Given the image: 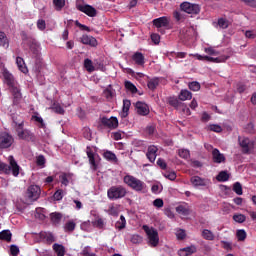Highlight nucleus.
<instances>
[{
    "instance_id": "nucleus-1",
    "label": "nucleus",
    "mask_w": 256,
    "mask_h": 256,
    "mask_svg": "<svg viewBox=\"0 0 256 256\" xmlns=\"http://www.w3.org/2000/svg\"><path fill=\"white\" fill-rule=\"evenodd\" d=\"M12 127L16 131L18 139L27 141L28 143H35L37 136L30 129L25 128V119L21 116L12 117Z\"/></svg>"
},
{
    "instance_id": "nucleus-2",
    "label": "nucleus",
    "mask_w": 256,
    "mask_h": 256,
    "mask_svg": "<svg viewBox=\"0 0 256 256\" xmlns=\"http://www.w3.org/2000/svg\"><path fill=\"white\" fill-rule=\"evenodd\" d=\"M9 164L0 161V175H13V177H19L21 166L17 164V161L13 156L8 157Z\"/></svg>"
},
{
    "instance_id": "nucleus-3",
    "label": "nucleus",
    "mask_w": 256,
    "mask_h": 256,
    "mask_svg": "<svg viewBox=\"0 0 256 256\" xmlns=\"http://www.w3.org/2000/svg\"><path fill=\"white\" fill-rule=\"evenodd\" d=\"M125 185L136 193H145L147 191V184L133 175H126L123 178Z\"/></svg>"
},
{
    "instance_id": "nucleus-4",
    "label": "nucleus",
    "mask_w": 256,
    "mask_h": 256,
    "mask_svg": "<svg viewBox=\"0 0 256 256\" xmlns=\"http://www.w3.org/2000/svg\"><path fill=\"white\" fill-rule=\"evenodd\" d=\"M127 196V188L122 185L112 186L107 190V197L110 201H117Z\"/></svg>"
},
{
    "instance_id": "nucleus-5",
    "label": "nucleus",
    "mask_w": 256,
    "mask_h": 256,
    "mask_svg": "<svg viewBox=\"0 0 256 256\" xmlns=\"http://www.w3.org/2000/svg\"><path fill=\"white\" fill-rule=\"evenodd\" d=\"M142 229L143 231H145L148 237L150 247H157V245H159V232H157V230H155L154 228H150L147 225H143Z\"/></svg>"
},
{
    "instance_id": "nucleus-6",
    "label": "nucleus",
    "mask_w": 256,
    "mask_h": 256,
    "mask_svg": "<svg viewBox=\"0 0 256 256\" xmlns=\"http://www.w3.org/2000/svg\"><path fill=\"white\" fill-rule=\"evenodd\" d=\"M86 155L88 157L91 169H93V171H97V169H99V162L101 161V157L99 156V154L95 153L91 146H87Z\"/></svg>"
},
{
    "instance_id": "nucleus-7",
    "label": "nucleus",
    "mask_w": 256,
    "mask_h": 256,
    "mask_svg": "<svg viewBox=\"0 0 256 256\" xmlns=\"http://www.w3.org/2000/svg\"><path fill=\"white\" fill-rule=\"evenodd\" d=\"M180 8L184 13H188L189 15H199L201 13V6L198 4L184 2L180 5Z\"/></svg>"
},
{
    "instance_id": "nucleus-8",
    "label": "nucleus",
    "mask_w": 256,
    "mask_h": 256,
    "mask_svg": "<svg viewBox=\"0 0 256 256\" xmlns=\"http://www.w3.org/2000/svg\"><path fill=\"white\" fill-rule=\"evenodd\" d=\"M13 143H15L13 135L7 132H2L0 134V149H9Z\"/></svg>"
},
{
    "instance_id": "nucleus-9",
    "label": "nucleus",
    "mask_w": 256,
    "mask_h": 256,
    "mask_svg": "<svg viewBox=\"0 0 256 256\" xmlns=\"http://www.w3.org/2000/svg\"><path fill=\"white\" fill-rule=\"evenodd\" d=\"M238 142L242 149V153H244V155L251 153V149H253V145H254L251 139H249L248 137L239 136Z\"/></svg>"
},
{
    "instance_id": "nucleus-10",
    "label": "nucleus",
    "mask_w": 256,
    "mask_h": 256,
    "mask_svg": "<svg viewBox=\"0 0 256 256\" xmlns=\"http://www.w3.org/2000/svg\"><path fill=\"white\" fill-rule=\"evenodd\" d=\"M77 11H80L81 13H84L88 17H97V9L89 4H76Z\"/></svg>"
},
{
    "instance_id": "nucleus-11",
    "label": "nucleus",
    "mask_w": 256,
    "mask_h": 256,
    "mask_svg": "<svg viewBox=\"0 0 256 256\" xmlns=\"http://www.w3.org/2000/svg\"><path fill=\"white\" fill-rule=\"evenodd\" d=\"M26 195L30 201H37L41 197V187L38 185L29 186Z\"/></svg>"
},
{
    "instance_id": "nucleus-12",
    "label": "nucleus",
    "mask_w": 256,
    "mask_h": 256,
    "mask_svg": "<svg viewBox=\"0 0 256 256\" xmlns=\"http://www.w3.org/2000/svg\"><path fill=\"white\" fill-rule=\"evenodd\" d=\"M9 89L12 95L13 105H19V103H21V99H23V94H21V88H19V85H16L12 86V88Z\"/></svg>"
},
{
    "instance_id": "nucleus-13",
    "label": "nucleus",
    "mask_w": 256,
    "mask_h": 256,
    "mask_svg": "<svg viewBox=\"0 0 256 256\" xmlns=\"http://www.w3.org/2000/svg\"><path fill=\"white\" fill-rule=\"evenodd\" d=\"M101 123L104 127H107L108 129H117L119 127V120L117 117H102Z\"/></svg>"
},
{
    "instance_id": "nucleus-14",
    "label": "nucleus",
    "mask_w": 256,
    "mask_h": 256,
    "mask_svg": "<svg viewBox=\"0 0 256 256\" xmlns=\"http://www.w3.org/2000/svg\"><path fill=\"white\" fill-rule=\"evenodd\" d=\"M154 27H156L157 29H161V28H165V29H169V25L171 23V20L169 19V17L167 16H162L159 18H156L152 21Z\"/></svg>"
},
{
    "instance_id": "nucleus-15",
    "label": "nucleus",
    "mask_w": 256,
    "mask_h": 256,
    "mask_svg": "<svg viewBox=\"0 0 256 256\" xmlns=\"http://www.w3.org/2000/svg\"><path fill=\"white\" fill-rule=\"evenodd\" d=\"M79 41L83 45H89V47H97V45H99L95 37L87 34L82 35V37L79 38Z\"/></svg>"
},
{
    "instance_id": "nucleus-16",
    "label": "nucleus",
    "mask_w": 256,
    "mask_h": 256,
    "mask_svg": "<svg viewBox=\"0 0 256 256\" xmlns=\"http://www.w3.org/2000/svg\"><path fill=\"white\" fill-rule=\"evenodd\" d=\"M39 237L46 245H52L56 241L55 235L52 232H40Z\"/></svg>"
},
{
    "instance_id": "nucleus-17",
    "label": "nucleus",
    "mask_w": 256,
    "mask_h": 256,
    "mask_svg": "<svg viewBox=\"0 0 256 256\" xmlns=\"http://www.w3.org/2000/svg\"><path fill=\"white\" fill-rule=\"evenodd\" d=\"M190 182L194 187H207L209 180L199 176H193L191 177Z\"/></svg>"
},
{
    "instance_id": "nucleus-18",
    "label": "nucleus",
    "mask_w": 256,
    "mask_h": 256,
    "mask_svg": "<svg viewBox=\"0 0 256 256\" xmlns=\"http://www.w3.org/2000/svg\"><path fill=\"white\" fill-rule=\"evenodd\" d=\"M3 77H4L6 85H8L9 89L17 86V82H15V77H13V74H11L8 70H4Z\"/></svg>"
},
{
    "instance_id": "nucleus-19",
    "label": "nucleus",
    "mask_w": 256,
    "mask_h": 256,
    "mask_svg": "<svg viewBox=\"0 0 256 256\" xmlns=\"http://www.w3.org/2000/svg\"><path fill=\"white\" fill-rule=\"evenodd\" d=\"M135 107L137 109L138 115H141L142 117L147 116L149 113V106L146 103L138 101L136 102Z\"/></svg>"
},
{
    "instance_id": "nucleus-20",
    "label": "nucleus",
    "mask_w": 256,
    "mask_h": 256,
    "mask_svg": "<svg viewBox=\"0 0 256 256\" xmlns=\"http://www.w3.org/2000/svg\"><path fill=\"white\" fill-rule=\"evenodd\" d=\"M157 151L158 149L154 145L148 147L146 157L150 163H154L155 159H157Z\"/></svg>"
},
{
    "instance_id": "nucleus-21",
    "label": "nucleus",
    "mask_w": 256,
    "mask_h": 256,
    "mask_svg": "<svg viewBox=\"0 0 256 256\" xmlns=\"http://www.w3.org/2000/svg\"><path fill=\"white\" fill-rule=\"evenodd\" d=\"M212 159L214 163H225V155H223L219 149L215 148L212 151Z\"/></svg>"
},
{
    "instance_id": "nucleus-22",
    "label": "nucleus",
    "mask_w": 256,
    "mask_h": 256,
    "mask_svg": "<svg viewBox=\"0 0 256 256\" xmlns=\"http://www.w3.org/2000/svg\"><path fill=\"white\" fill-rule=\"evenodd\" d=\"M129 109H131V100H123V108L122 112L120 113L122 119H125L129 116Z\"/></svg>"
},
{
    "instance_id": "nucleus-23",
    "label": "nucleus",
    "mask_w": 256,
    "mask_h": 256,
    "mask_svg": "<svg viewBox=\"0 0 256 256\" xmlns=\"http://www.w3.org/2000/svg\"><path fill=\"white\" fill-rule=\"evenodd\" d=\"M61 219H63V214L59 212H53L50 214V221L55 227L61 224Z\"/></svg>"
},
{
    "instance_id": "nucleus-24",
    "label": "nucleus",
    "mask_w": 256,
    "mask_h": 256,
    "mask_svg": "<svg viewBox=\"0 0 256 256\" xmlns=\"http://www.w3.org/2000/svg\"><path fill=\"white\" fill-rule=\"evenodd\" d=\"M132 61L136 63V65H145V56L141 52H135L132 56Z\"/></svg>"
},
{
    "instance_id": "nucleus-25",
    "label": "nucleus",
    "mask_w": 256,
    "mask_h": 256,
    "mask_svg": "<svg viewBox=\"0 0 256 256\" xmlns=\"http://www.w3.org/2000/svg\"><path fill=\"white\" fill-rule=\"evenodd\" d=\"M193 33H195L193 28L182 29L180 31V35L182 38H184L185 41H191V37H193Z\"/></svg>"
},
{
    "instance_id": "nucleus-26",
    "label": "nucleus",
    "mask_w": 256,
    "mask_h": 256,
    "mask_svg": "<svg viewBox=\"0 0 256 256\" xmlns=\"http://www.w3.org/2000/svg\"><path fill=\"white\" fill-rule=\"evenodd\" d=\"M16 65L19 69V71H21V73H28L29 70L27 69V65H25V60H23L22 57H17L16 58Z\"/></svg>"
},
{
    "instance_id": "nucleus-27",
    "label": "nucleus",
    "mask_w": 256,
    "mask_h": 256,
    "mask_svg": "<svg viewBox=\"0 0 256 256\" xmlns=\"http://www.w3.org/2000/svg\"><path fill=\"white\" fill-rule=\"evenodd\" d=\"M160 81L161 80L158 77L151 78L147 82L148 89H150L151 91H155L157 87H159Z\"/></svg>"
},
{
    "instance_id": "nucleus-28",
    "label": "nucleus",
    "mask_w": 256,
    "mask_h": 256,
    "mask_svg": "<svg viewBox=\"0 0 256 256\" xmlns=\"http://www.w3.org/2000/svg\"><path fill=\"white\" fill-rule=\"evenodd\" d=\"M0 47L9 49V38H7V34H5L3 31H0Z\"/></svg>"
},
{
    "instance_id": "nucleus-29",
    "label": "nucleus",
    "mask_w": 256,
    "mask_h": 256,
    "mask_svg": "<svg viewBox=\"0 0 256 256\" xmlns=\"http://www.w3.org/2000/svg\"><path fill=\"white\" fill-rule=\"evenodd\" d=\"M11 237H13V234H11L10 230H3L0 232L1 241H6L7 243H11Z\"/></svg>"
},
{
    "instance_id": "nucleus-30",
    "label": "nucleus",
    "mask_w": 256,
    "mask_h": 256,
    "mask_svg": "<svg viewBox=\"0 0 256 256\" xmlns=\"http://www.w3.org/2000/svg\"><path fill=\"white\" fill-rule=\"evenodd\" d=\"M52 247L57 256H65V246L55 243Z\"/></svg>"
},
{
    "instance_id": "nucleus-31",
    "label": "nucleus",
    "mask_w": 256,
    "mask_h": 256,
    "mask_svg": "<svg viewBox=\"0 0 256 256\" xmlns=\"http://www.w3.org/2000/svg\"><path fill=\"white\" fill-rule=\"evenodd\" d=\"M76 227H77V224L73 220H70L65 223L64 231H65V233H73V231H75Z\"/></svg>"
},
{
    "instance_id": "nucleus-32",
    "label": "nucleus",
    "mask_w": 256,
    "mask_h": 256,
    "mask_svg": "<svg viewBox=\"0 0 256 256\" xmlns=\"http://www.w3.org/2000/svg\"><path fill=\"white\" fill-rule=\"evenodd\" d=\"M229 57H218L214 58L211 56H205V61H208V63H225Z\"/></svg>"
},
{
    "instance_id": "nucleus-33",
    "label": "nucleus",
    "mask_w": 256,
    "mask_h": 256,
    "mask_svg": "<svg viewBox=\"0 0 256 256\" xmlns=\"http://www.w3.org/2000/svg\"><path fill=\"white\" fill-rule=\"evenodd\" d=\"M193 98V94L189 92V90H181L179 94L180 101H188L189 99Z\"/></svg>"
},
{
    "instance_id": "nucleus-34",
    "label": "nucleus",
    "mask_w": 256,
    "mask_h": 256,
    "mask_svg": "<svg viewBox=\"0 0 256 256\" xmlns=\"http://www.w3.org/2000/svg\"><path fill=\"white\" fill-rule=\"evenodd\" d=\"M202 237L206 241H215V234H213L209 229H204L202 231Z\"/></svg>"
},
{
    "instance_id": "nucleus-35",
    "label": "nucleus",
    "mask_w": 256,
    "mask_h": 256,
    "mask_svg": "<svg viewBox=\"0 0 256 256\" xmlns=\"http://www.w3.org/2000/svg\"><path fill=\"white\" fill-rule=\"evenodd\" d=\"M106 213L112 217H117L119 215V207L115 206V204H110L109 208L106 210Z\"/></svg>"
},
{
    "instance_id": "nucleus-36",
    "label": "nucleus",
    "mask_w": 256,
    "mask_h": 256,
    "mask_svg": "<svg viewBox=\"0 0 256 256\" xmlns=\"http://www.w3.org/2000/svg\"><path fill=\"white\" fill-rule=\"evenodd\" d=\"M104 159H106V161H111L113 163H117V155H115V153L111 152V151H106L103 154Z\"/></svg>"
},
{
    "instance_id": "nucleus-37",
    "label": "nucleus",
    "mask_w": 256,
    "mask_h": 256,
    "mask_svg": "<svg viewBox=\"0 0 256 256\" xmlns=\"http://www.w3.org/2000/svg\"><path fill=\"white\" fill-rule=\"evenodd\" d=\"M124 87L125 89H127V91H130V93H132V95H135V93H137V86H135V84H133L131 81H125L124 82Z\"/></svg>"
},
{
    "instance_id": "nucleus-38",
    "label": "nucleus",
    "mask_w": 256,
    "mask_h": 256,
    "mask_svg": "<svg viewBox=\"0 0 256 256\" xmlns=\"http://www.w3.org/2000/svg\"><path fill=\"white\" fill-rule=\"evenodd\" d=\"M216 179L219 183H225V181H229V173H227V171H221L216 176Z\"/></svg>"
},
{
    "instance_id": "nucleus-39",
    "label": "nucleus",
    "mask_w": 256,
    "mask_h": 256,
    "mask_svg": "<svg viewBox=\"0 0 256 256\" xmlns=\"http://www.w3.org/2000/svg\"><path fill=\"white\" fill-rule=\"evenodd\" d=\"M84 68L86 69V71H88V73H93V71H95V66H93V61L89 58H86L84 60Z\"/></svg>"
},
{
    "instance_id": "nucleus-40",
    "label": "nucleus",
    "mask_w": 256,
    "mask_h": 256,
    "mask_svg": "<svg viewBox=\"0 0 256 256\" xmlns=\"http://www.w3.org/2000/svg\"><path fill=\"white\" fill-rule=\"evenodd\" d=\"M127 225V220H125V216L121 215L120 220L116 222L115 227L116 229H119L121 231L122 229H125Z\"/></svg>"
},
{
    "instance_id": "nucleus-41",
    "label": "nucleus",
    "mask_w": 256,
    "mask_h": 256,
    "mask_svg": "<svg viewBox=\"0 0 256 256\" xmlns=\"http://www.w3.org/2000/svg\"><path fill=\"white\" fill-rule=\"evenodd\" d=\"M176 212L179 215H184V216H187L191 213L189 208H187V206H183V205H179L178 207H176Z\"/></svg>"
},
{
    "instance_id": "nucleus-42",
    "label": "nucleus",
    "mask_w": 256,
    "mask_h": 256,
    "mask_svg": "<svg viewBox=\"0 0 256 256\" xmlns=\"http://www.w3.org/2000/svg\"><path fill=\"white\" fill-rule=\"evenodd\" d=\"M53 5L55 11H63V7H65V0H53Z\"/></svg>"
},
{
    "instance_id": "nucleus-43",
    "label": "nucleus",
    "mask_w": 256,
    "mask_h": 256,
    "mask_svg": "<svg viewBox=\"0 0 256 256\" xmlns=\"http://www.w3.org/2000/svg\"><path fill=\"white\" fill-rule=\"evenodd\" d=\"M236 237L238 241H245L247 239V232L244 229L237 230Z\"/></svg>"
},
{
    "instance_id": "nucleus-44",
    "label": "nucleus",
    "mask_w": 256,
    "mask_h": 256,
    "mask_svg": "<svg viewBox=\"0 0 256 256\" xmlns=\"http://www.w3.org/2000/svg\"><path fill=\"white\" fill-rule=\"evenodd\" d=\"M71 177H72V174H67V173L62 174L60 176L62 185H65V187H67L69 185V179H71Z\"/></svg>"
},
{
    "instance_id": "nucleus-45",
    "label": "nucleus",
    "mask_w": 256,
    "mask_h": 256,
    "mask_svg": "<svg viewBox=\"0 0 256 256\" xmlns=\"http://www.w3.org/2000/svg\"><path fill=\"white\" fill-rule=\"evenodd\" d=\"M233 191L236 195H243V186L239 182H235L233 185Z\"/></svg>"
},
{
    "instance_id": "nucleus-46",
    "label": "nucleus",
    "mask_w": 256,
    "mask_h": 256,
    "mask_svg": "<svg viewBox=\"0 0 256 256\" xmlns=\"http://www.w3.org/2000/svg\"><path fill=\"white\" fill-rule=\"evenodd\" d=\"M190 91H199L201 89V84L197 81L190 82L188 84Z\"/></svg>"
},
{
    "instance_id": "nucleus-47",
    "label": "nucleus",
    "mask_w": 256,
    "mask_h": 256,
    "mask_svg": "<svg viewBox=\"0 0 256 256\" xmlns=\"http://www.w3.org/2000/svg\"><path fill=\"white\" fill-rule=\"evenodd\" d=\"M233 220L236 223H245V221H247V217L243 214H236L233 216Z\"/></svg>"
},
{
    "instance_id": "nucleus-48",
    "label": "nucleus",
    "mask_w": 256,
    "mask_h": 256,
    "mask_svg": "<svg viewBox=\"0 0 256 256\" xmlns=\"http://www.w3.org/2000/svg\"><path fill=\"white\" fill-rule=\"evenodd\" d=\"M168 103L171 107H174L175 109H177V107H179V105H181V102H179V99H177L175 97H170L168 99Z\"/></svg>"
},
{
    "instance_id": "nucleus-49",
    "label": "nucleus",
    "mask_w": 256,
    "mask_h": 256,
    "mask_svg": "<svg viewBox=\"0 0 256 256\" xmlns=\"http://www.w3.org/2000/svg\"><path fill=\"white\" fill-rule=\"evenodd\" d=\"M222 249L225 251H233V244L231 242H227L225 240L220 241Z\"/></svg>"
},
{
    "instance_id": "nucleus-50",
    "label": "nucleus",
    "mask_w": 256,
    "mask_h": 256,
    "mask_svg": "<svg viewBox=\"0 0 256 256\" xmlns=\"http://www.w3.org/2000/svg\"><path fill=\"white\" fill-rule=\"evenodd\" d=\"M183 249L186 252V256L193 255V253H197V247H195V245H191Z\"/></svg>"
},
{
    "instance_id": "nucleus-51",
    "label": "nucleus",
    "mask_w": 256,
    "mask_h": 256,
    "mask_svg": "<svg viewBox=\"0 0 256 256\" xmlns=\"http://www.w3.org/2000/svg\"><path fill=\"white\" fill-rule=\"evenodd\" d=\"M45 163H46L45 156H43V155L37 156V158H36V165L38 167H44Z\"/></svg>"
},
{
    "instance_id": "nucleus-52",
    "label": "nucleus",
    "mask_w": 256,
    "mask_h": 256,
    "mask_svg": "<svg viewBox=\"0 0 256 256\" xmlns=\"http://www.w3.org/2000/svg\"><path fill=\"white\" fill-rule=\"evenodd\" d=\"M93 226L97 229H103V227H105V222L102 218H98L96 221L93 222Z\"/></svg>"
},
{
    "instance_id": "nucleus-53",
    "label": "nucleus",
    "mask_w": 256,
    "mask_h": 256,
    "mask_svg": "<svg viewBox=\"0 0 256 256\" xmlns=\"http://www.w3.org/2000/svg\"><path fill=\"white\" fill-rule=\"evenodd\" d=\"M218 26L221 29H227L229 27V22L225 18L218 19Z\"/></svg>"
},
{
    "instance_id": "nucleus-54",
    "label": "nucleus",
    "mask_w": 256,
    "mask_h": 256,
    "mask_svg": "<svg viewBox=\"0 0 256 256\" xmlns=\"http://www.w3.org/2000/svg\"><path fill=\"white\" fill-rule=\"evenodd\" d=\"M32 119H34V121H36V123H40V125H39L40 129H45V122L43 121L41 116L33 115Z\"/></svg>"
},
{
    "instance_id": "nucleus-55",
    "label": "nucleus",
    "mask_w": 256,
    "mask_h": 256,
    "mask_svg": "<svg viewBox=\"0 0 256 256\" xmlns=\"http://www.w3.org/2000/svg\"><path fill=\"white\" fill-rule=\"evenodd\" d=\"M37 28L39 29V31H45V29H47V23L45 22V20L39 19L37 21Z\"/></svg>"
},
{
    "instance_id": "nucleus-56",
    "label": "nucleus",
    "mask_w": 256,
    "mask_h": 256,
    "mask_svg": "<svg viewBox=\"0 0 256 256\" xmlns=\"http://www.w3.org/2000/svg\"><path fill=\"white\" fill-rule=\"evenodd\" d=\"M52 109L55 111V113H58V115H64L65 113V110L59 104H54Z\"/></svg>"
},
{
    "instance_id": "nucleus-57",
    "label": "nucleus",
    "mask_w": 256,
    "mask_h": 256,
    "mask_svg": "<svg viewBox=\"0 0 256 256\" xmlns=\"http://www.w3.org/2000/svg\"><path fill=\"white\" fill-rule=\"evenodd\" d=\"M209 129L214 133H221L223 131V128H221V126H219L218 124H211L209 126Z\"/></svg>"
},
{
    "instance_id": "nucleus-58",
    "label": "nucleus",
    "mask_w": 256,
    "mask_h": 256,
    "mask_svg": "<svg viewBox=\"0 0 256 256\" xmlns=\"http://www.w3.org/2000/svg\"><path fill=\"white\" fill-rule=\"evenodd\" d=\"M178 155L182 159H189L190 152L189 150L182 149V150H179Z\"/></svg>"
},
{
    "instance_id": "nucleus-59",
    "label": "nucleus",
    "mask_w": 256,
    "mask_h": 256,
    "mask_svg": "<svg viewBox=\"0 0 256 256\" xmlns=\"http://www.w3.org/2000/svg\"><path fill=\"white\" fill-rule=\"evenodd\" d=\"M55 201H61V199H63V190L59 189L57 190L54 195H53Z\"/></svg>"
},
{
    "instance_id": "nucleus-60",
    "label": "nucleus",
    "mask_w": 256,
    "mask_h": 256,
    "mask_svg": "<svg viewBox=\"0 0 256 256\" xmlns=\"http://www.w3.org/2000/svg\"><path fill=\"white\" fill-rule=\"evenodd\" d=\"M173 17L176 21H183V19H185V17L183 16V14L180 11H174Z\"/></svg>"
},
{
    "instance_id": "nucleus-61",
    "label": "nucleus",
    "mask_w": 256,
    "mask_h": 256,
    "mask_svg": "<svg viewBox=\"0 0 256 256\" xmlns=\"http://www.w3.org/2000/svg\"><path fill=\"white\" fill-rule=\"evenodd\" d=\"M186 236H187V234L185 233V230H183V229L178 230L176 233V237L180 241H183V239H185Z\"/></svg>"
},
{
    "instance_id": "nucleus-62",
    "label": "nucleus",
    "mask_w": 256,
    "mask_h": 256,
    "mask_svg": "<svg viewBox=\"0 0 256 256\" xmlns=\"http://www.w3.org/2000/svg\"><path fill=\"white\" fill-rule=\"evenodd\" d=\"M10 254L12 256H17L19 255V247L17 245H11L10 246Z\"/></svg>"
},
{
    "instance_id": "nucleus-63",
    "label": "nucleus",
    "mask_w": 256,
    "mask_h": 256,
    "mask_svg": "<svg viewBox=\"0 0 256 256\" xmlns=\"http://www.w3.org/2000/svg\"><path fill=\"white\" fill-rule=\"evenodd\" d=\"M153 205H154V207H157L158 209H161V207H163V205H164L163 199H161V198L155 199L153 201Z\"/></svg>"
},
{
    "instance_id": "nucleus-64",
    "label": "nucleus",
    "mask_w": 256,
    "mask_h": 256,
    "mask_svg": "<svg viewBox=\"0 0 256 256\" xmlns=\"http://www.w3.org/2000/svg\"><path fill=\"white\" fill-rule=\"evenodd\" d=\"M245 37H246L247 39H255V38H256V33H255V31H253V30H247V31L245 32Z\"/></svg>"
}]
</instances>
